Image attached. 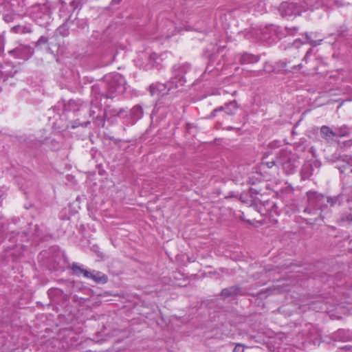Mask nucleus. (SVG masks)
I'll return each mask as SVG.
<instances>
[{"instance_id":"1","label":"nucleus","mask_w":352,"mask_h":352,"mask_svg":"<svg viewBox=\"0 0 352 352\" xmlns=\"http://www.w3.org/2000/svg\"><path fill=\"white\" fill-rule=\"evenodd\" d=\"M306 196L307 204L303 212L315 217L314 222H311V219L307 220V223L314 224L319 218L323 219L324 215L329 212V204L331 207L340 206L344 200H346L348 204L351 203L352 188H346L341 193L334 197H327L320 192L313 190L307 192Z\"/></svg>"},{"instance_id":"2","label":"nucleus","mask_w":352,"mask_h":352,"mask_svg":"<svg viewBox=\"0 0 352 352\" xmlns=\"http://www.w3.org/2000/svg\"><path fill=\"white\" fill-rule=\"evenodd\" d=\"M298 161V155L292 153L287 148L280 150L276 155V162L283 168L285 173L288 175L295 172Z\"/></svg>"},{"instance_id":"3","label":"nucleus","mask_w":352,"mask_h":352,"mask_svg":"<svg viewBox=\"0 0 352 352\" xmlns=\"http://www.w3.org/2000/svg\"><path fill=\"white\" fill-rule=\"evenodd\" d=\"M107 93L106 97L113 99L123 94L126 90V82L124 77L120 74L106 77Z\"/></svg>"},{"instance_id":"4","label":"nucleus","mask_w":352,"mask_h":352,"mask_svg":"<svg viewBox=\"0 0 352 352\" xmlns=\"http://www.w3.org/2000/svg\"><path fill=\"white\" fill-rule=\"evenodd\" d=\"M177 77H173L167 83H153L150 86V94L151 96L166 95L170 89L179 87L177 82L175 80Z\"/></svg>"},{"instance_id":"5","label":"nucleus","mask_w":352,"mask_h":352,"mask_svg":"<svg viewBox=\"0 0 352 352\" xmlns=\"http://www.w3.org/2000/svg\"><path fill=\"white\" fill-rule=\"evenodd\" d=\"M279 12L283 17L300 15V8L297 3L283 2L280 5Z\"/></svg>"},{"instance_id":"6","label":"nucleus","mask_w":352,"mask_h":352,"mask_svg":"<svg viewBox=\"0 0 352 352\" xmlns=\"http://www.w3.org/2000/svg\"><path fill=\"white\" fill-rule=\"evenodd\" d=\"M338 168L342 174L349 175L352 173V156L340 155L337 159Z\"/></svg>"},{"instance_id":"7","label":"nucleus","mask_w":352,"mask_h":352,"mask_svg":"<svg viewBox=\"0 0 352 352\" xmlns=\"http://www.w3.org/2000/svg\"><path fill=\"white\" fill-rule=\"evenodd\" d=\"M239 106L236 100L231 101L226 103L224 106H221L219 108L214 109L211 113V117H215L217 113L223 111L226 114L232 116L238 109Z\"/></svg>"},{"instance_id":"8","label":"nucleus","mask_w":352,"mask_h":352,"mask_svg":"<svg viewBox=\"0 0 352 352\" xmlns=\"http://www.w3.org/2000/svg\"><path fill=\"white\" fill-rule=\"evenodd\" d=\"M190 69V65L188 63H184L181 65H175L173 67L174 77L177 76V78L175 79L177 82L179 86H182L184 84V79L183 74H185Z\"/></svg>"},{"instance_id":"9","label":"nucleus","mask_w":352,"mask_h":352,"mask_svg":"<svg viewBox=\"0 0 352 352\" xmlns=\"http://www.w3.org/2000/svg\"><path fill=\"white\" fill-rule=\"evenodd\" d=\"M343 5L344 4L339 0H313V3H311L312 10L323 7L331 8L336 6L339 8Z\"/></svg>"},{"instance_id":"10","label":"nucleus","mask_w":352,"mask_h":352,"mask_svg":"<svg viewBox=\"0 0 352 352\" xmlns=\"http://www.w3.org/2000/svg\"><path fill=\"white\" fill-rule=\"evenodd\" d=\"M235 61L239 62L241 64H250L257 63L259 60L257 56L243 53V54H238L235 56Z\"/></svg>"},{"instance_id":"11","label":"nucleus","mask_w":352,"mask_h":352,"mask_svg":"<svg viewBox=\"0 0 352 352\" xmlns=\"http://www.w3.org/2000/svg\"><path fill=\"white\" fill-rule=\"evenodd\" d=\"M319 165L317 162H306L305 163L301 168L300 175L302 179H309L313 174L314 171V167L318 168Z\"/></svg>"},{"instance_id":"12","label":"nucleus","mask_w":352,"mask_h":352,"mask_svg":"<svg viewBox=\"0 0 352 352\" xmlns=\"http://www.w3.org/2000/svg\"><path fill=\"white\" fill-rule=\"evenodd\" d=\"M162 60L160 56H158L156 53H152L148 58V63L145 66V69H150L156 68L159 69L160 67L161 61Z\"/></svg>"},{"instance_id":"13","label":"nucleus","mask_w":352,"mask_h":352,"mask_svg":"<svg viewBox=\"0 0 352 352\" xmlns=\"http://www.w3.org/2000/svg\"><path fill=\"white\" fill-rule=\"evenodd\" d=\"M160 30L162 36L169 38L173 36L175 32V28L173 23L170 21H167L164 25L160 26Z\"/></svg>"},{"instance_id":"14","label":"nucleus","mask_w":352,"mask_h":352,"mask_svg":"<svg viewBox=\"0 0 352 352\" xmlns=\"http://www.w3.org/2000/svg\"><path fill=\"white\" fill-rule=\"evenodd\" d=\"M241 294V289L237 286H232L222 289L221 295L223 298H228Z\"/></svg>"},{"instance_id":"15","label":"nucleus","mask_w":352,"mask_h":352,"mask_svg":"<svg viewBox=\"0 0 352 352\" xmlns=\"http://www.w3.org/2000/svg\"><path fill=\"white\" fill-rule=\"evenodd\" d=\"M320 133L322 137L327 141L333 140L336 138L335 130H332L327 126H322L320 128Z\"/></svg>"},{"instance_id":"16","label":"nucleus","mask_w":352,"mask_h":352,"mask_svg":"<svg viewBox=\"0 0 352 352\" xmlns=\"http://www.w3.org/2000/svg\"><path fill=\"white\" fill-rule=\"evenodd\" d=\"M305 38L307 40L308 43H309L313 47L319 45L321 44L322 41V38H319L317 40H315L314 38H317L318 37V33L314 32V33H305Z\"/></svg>"},{"instance_id":"17","label":"nucleus","mask_w":352,"mask_h":352,"mask_svg":"<svg viewBox=\"0 0 352 352\" xmlns=\"http://www.w3.org/2000/svg\"><path fill=\"white\" fill-rule=\"evenodd\" d=\"M311 3H313V0H302L297 3L298 7L300 8V14L302 12L312 11Z\"/></svg>"},{"instance_id":"18","label":"nucleus","mask_w":352,"mask_h":352,"mask_svg":"<svg viewBox=\"0 0 352 352\" xmlns=\"http://www.w3.org/2000/svg\"><path fill=\"white\" fill-rule=\"evenodd\" d=\"M131 116L133 120H138L143 116V109L140 106H135L131 110Z\"/></svg>"},{"instance_id":"19","label":"nucleus","mask_w":352,"mask_h":352,"mask_svg":"<svg viewBox=\"0 0 352 352\" xmlns=\"http://www.w3.org/2000/svg\"><path fill=\"white\" fill-rule=\"evenodd\" d=\"M349 133V129L344 125L335 129L336 138L347 136Z\"/></svg>"},{"instance_id":"20","label":"nucleus","mask_w":352,"mask_h":352,"mask_svg":"<svg viewBox=\"0 0 352 352\" xmlns=\"http://www.w3.org/2000/svg\"><path fill=\"white\" fill-rule=\"evenodd\" d=\"M348 207L350 212L342 216L339 220L341 223H351L352 222V202L349 204Z\"/></svg>"},{"instance_id":"21","label":"nucleus","mask_w":352,"mask_h":352,"mask_svg":"<svg viewBox=\"0 0 352 352\" xmlns=\"http://www.w3.org/2000/svg\"><path fill=\"white\" fill-rule=\"evenodd\" d=\"M92 280L96 283H106L107 281V277L104 274H102L100 272H96L94 273Z\"/></svg>"},{"instance_id":"22","label":"nucleus","mask_w":352,"mask_h":352,"mask_svg":"<svg viewBox=\"0 0 352 352\" xmlns=\"http://www.w3.org/2000/svg\"><path fill=\"white\" fill-rule=\"evenodd\" d=\"M72 270L73 273L76 275L82 274L84 276V272L85 270L82 269L80 266H79L77 263H74L72 266Z\"/></svg>"},{"instance_id":"23","label":"nucleus","mask_w":352,"mask_h":352,"mask_svg":"<svg viewBox=\"0 0 352 352\" xmlns=\"http://www.w3.org/2000/svg\"><path fill=\"white\" fill-rule=\"evenodd\" d=\"M57 31L58 34L62 35L63 36H66L69 34V29L67 28V26L65 24H63L62 25L59 26V28L57 29Z\"/></svg>"},{"instance_id":"24","label":"nucleus","mask_w":352,"mask_h":352,"mask_svg":"<svg viewBox=\"0 0 352 352\" xmlns=\"http://www.w3.org/2000/svg\"><path fill=\"white\" fill-rule=\"evenodd\" d=\"M262 165L266 166L269 168H271L274 166H279L278 164L276 162V160H272V161H266V162L263 161L262 162Z\"/></svg>"},{"instance_id":"25","label":"nucleus","mask_w":352,"mask_h":352,"mask_svg":"<svg viewBox=\"0 0 352 352\" xmlns=\"http://www.w3.org/2000/svg\"><path fill=\"white\" fill-rule=\"evenodd\" d=\"M23 58H25V54L26 52L28 53V55L25 57L27 59H28L32 54H33V50L28 46H23Z\"/></svg>"},{"instance_id":"26","label":"nucleus","mask_w":352,"mask_h":352,"mask_svg":"<svg viewBox=\"0 0 352 352\" xmlns=\"http://www.w3.org/2000/svg\"><path fill=\"white\" fill-rule=\"evenodd\" d=\"M48 41V38L46 36H41L38 41L36 43V47H38L41 45L47 43Z\"/></svg>"},{"instance_id":"27","label":"nucleus","mask_w":352,"mask_h":352,"mask_svg":"<svg viewBox=\"0 0 352 352\" xmlns=\"http://www.w3.org/2000/svg\"><path fill=\"white\" fill-rule=\"evenodd\" d=\"M244 345L242 344H236L233 352H244Z\"/></svg>"},{"instance_id":"28","label":"nucleus","mask_w":352,"mask_h":352,"mask_svg":"<svg viewBox=\"0 0 352 352\" xmlns=\"http://www.w3.org/2000/svg\"><path fill=\"white\" fill-rule=\"evenodd\" d=\"M94 272H95V271L91 272V271L85 270V271L84 272V276H83L87 278L92 279V277H93V275H94Z\"/></svg>"},{"instance_id":"29","label":"nucleus","mask_w":352,"mask_h":352,"mask_svg":"<svg viewBox=\"0 0 352 352\" xmlns=\"http://www.w3.org/2000/svg\"><path fill=\"white\" fill-rule=\"evenodd\" d=\"M285 29L287 31V32L290 34H295L298 30V28H296V27H294L292 28H285Z\"/></svg>"},{"instance_id":"30","label":"nucleus","mask_w":352,"mask_h":352,"mask_svg":"<svg viewBox=\"0 0 352 352\" xmlns=\"http://www.w3.org/2000/svg\"><path fill=\"white\" fill-rule=\"evenodd\" d=\"M278 67H280V68H282V69H285L287 70L286 69V67H287V63L284 60H280L279 61L278 63Z\"/></svg>"},{"instance_id":"31","label":"nucleus","mask_w":352,"mask_h":352,"mask_svg":"<svg viewBox=\"0 0 352 352\" xmlns=\"http://www.w3.org/2000/svg\"><path fill=\"white\" fill-rule=\"evenodd\" d=\"M312 52H313V49H312V48H310V49L307 52V53H306V54H305V57H304V59H303V60H304L305 61H306V62H307V58H309V56L310 55H311Z\"/></svg>"},{"instance_id":"32","label":"nucleus","mask_w":352,"mask_h":352,"mask_svg":"<svg viewBox=\"0 0 352 352\" xmlns=\"http://www.w3.org/2000/svg\"><path fill=\"white\" fill-rule=\"evenodd\" d=\"M114 112L117 116H120L121 113L125 112V110L124 109H120L118 111L114 110Z\"/></svg>"},{"instance_id":"33","label":"nucleus","mask_w":352,"mask_h":352,"mask_svg":"<svg viewBox=\"0 0 352 352\" xmlns=\"http://www.w3.org/2000/svg\"><path fill=\"white\" fill-rule=\"evenodd\" d=\"M300 67H301V64H298L297 65L294 66V69H300Z\"/></svg>"},{"instance_id":"34","label":"nucleus","mask_w":352,"mask_h":352,"mask_svg":"<svg viewBox=\"0 0 352 352\" xmlns=\"http://www.w3.org/2000/svg\"><path fill=\"white\" fill-rule=\"evenodd\" d=\"M30 30H26L25 28H23V32H29Z\"/></svg>"},{"instance_id":"35","label":"nucleus","mask_w":352,"mask_h":352,"mask_svg":"<svg viewBox=\"0 0 352 352\" xmlns=\"http://www.w3.org/2000/svg\"><path fill=\"white\" fill-rule=\"evenodd\" d=\"M233 129V128H232V127H231V126H230V127H228V130H231V129Z\"/></svg>"},{"instance_id":"36","label":"nucleus","mask_w":352,"mask_h":352,"mask_svg":"<svg viewBox=\"0 0 352 352\" xmlns=\"http://www.w3.org/2000/svg\"><path fill=\"white\" fill-rule=\"evenodd\" d=\"M263 38H264V39H267V38H268V37H267V36H264V37H263Z\"/></svg>"}]
</instances>
